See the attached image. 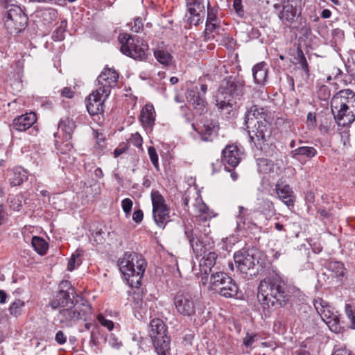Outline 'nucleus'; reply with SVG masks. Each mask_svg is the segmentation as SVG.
Wrapping results in <instances>:
<instances>
[{
  "instance_id": "39448f33",
  "label": "nucleus",
  "mask_w": 355,
  "mask_h": 355,
  "mask_svg": "<svg viewBox=\"0 0 355 355\" xmlns=\"http://www.w3.org/2000/svg\"><path fill=\"white\" fill-rule=\"evenodd\" d=\"M118 266L123 277L131 287L137 288L146 270V261L135 252H126L118 261Z\"/></svg>"
},
{
  "instance_id": "a19ab883",
  "label": "nucleus",
  "mask_w": 355,
  "mask_h": 355,
  "mask_svg": "<svg viewBox=\"0 0 355 355\" xmlns=\"http://www.w3.org/2000/svg\"><path fill=\"white\" fill-rule=\"evenodd\" d=\"M66 26L67 22L65 21H62L60 26L53 33L52 38L53 40L61 41L64 40Z\"/></svg>"
},
{
  "instance_id": "69168bd1",
  "label": "nucleus",
  "mask_w": 355,
  "mask_h": 355,
  "mask_svg": "<svg viewBox=\"0 0 355 355\" xmlns=\"http://www.w3.org/2000/svg\"><path fill=\"white\" fill-rule=\"evenodd\" d=\"M95 135H96V138L97 139L98 144L99 146H101L102 144L105 141V137H104L103 135L101 133H98V132H96Z\"/></svg>"
},
{
  "instance_id": "bf43d9fd",
  "label": "nucleus",
  "mask_w": 355,
  "mask_h": 355,
  "mask_svg": "<svg viewBox=\"0 0 355 355\" xmlns=\"http://www.w3.org/2000/svg\"><path fill=\"white\" fill-rule=\"evenodd\" d=\"M144 218L143 211L141 209H138L134 211L132 215L133 220L137 223H140Z\"/></svg>"
},
{
  "instance_id": "6e6552de",
  "label": "nucleus",
  "mask_w": 355,
  "mask_h": 355,
  "mask_svg": "<svg viewBox=\"0 0 355 355\" xmlns=\"http://www.w3.org/2000/svg\"><path fill=\"white\" fill-rule=\"evenodd\" d=\"M273 7L279 10L277 16L282 25L297 30L302 26L301 0H281L280 4L275 3Z\"/></svg>"
},
{
  "instance_id": "72a5a7b5",
  "label": "nucleus",
  "mask_w": 355,
  "mask_h": 355,
  "mask_svg": "<svg viewBox=\"0 0 355 355\" xmlns=\"http://www.w3.org/2000/svg\"><path fill=\"white\" fill-rule=\"evenodd\" d=\"M154 56L162 64L168 66L171 64L173 56L166 51L158 49L154 51Z\"/></svg>"
},
{
  "instance_id": "2f4dec72",
  "label": "nucleus",
  "mask_w": 355,
  "mask_h": 355,
  "mask_svg": "<svg viewBox=\"0 0 355 355\" xmlns=\"http://www.w3.org/2000/svg\"><path fill=\"white\" fill-rule=\"evenodd\" d=\"M257 209L261 214L266 216L272 214L275 211L273 202L266 198L259 200Z\"/></svg>"
},
{
  "instance_id": "f3484780",
  "label": "nucleus",
  "mask_w": 355,
  "mask_h": 355,
  "mask_svg": "<svg viewBox=\"0 0 355 355\" xmlns=\"http://www.w3.org/2000/svg\"><path fill=\"white\" fill-rule=\"evenodd\" d=\"M119 79L118 73L113 69L104 68L96 79V90L104 96H109L112 88L116 87Z\"/></svg>"
},
{
  "instance_id": "5701e85b",
  "label": "nucleus",
  "mask_w": 355,
  "mask_h": 355,
  "mask_svg": "<svg viewBox=\"0 0 355 355\" xmlns=\"http://www.w3.org/2000/svg\"><path fill=\"white\" fill-rule=\"evenodd\" d=\"M155 116V111L152 104L148 103L143 107L139 119L146 132H150L153 130Z\"/></svg>"
},
{
  "instance_id": "9b49d317",
  "label": "nucleus",
  "mask_w": 355,
  "mask_h": 355,
  "mask_svg": "<svg viewBox=\"0 0 355 355\" xmlns=\"http://www.w3.org/2000/svg\"><path fill=\"white\" fill-rule=\"evenodd\" d=\"M209 289L226 298L235 297L239 292V286L235 281L224 272H213L209 279Z\"/></svg>"
},
{
  "instance_id": "338daca9",
  "label": "nucleus",
  "mask_w": 355,
  "mask_h": 355,
  "mask_svg": "<svg viewBox=\"0 0 355 355\" xmlns=\"http://www.w3.org/2000/svg\"><path fill=\"white\" fill-rule=\"evenodd\" d=\"M320 16L323 19H329L331 16V12L329 9H324L322 11Z\"/></svg>"
},
{
  "instance_id": "e433bc0d",
  "label": "nucleus",
  "mask_w": 355,
  "mask_h": 355,
  "mask_svg": "<svg viewBox=\"0 0 355 355\" xmlns=\"http://www.w3.org/2000/svg\"><path fill=\"white\" fill-rule=\"evenodd\" d=\"M197 209L198 211V217L202 221H207L214 216L213 211H211L204 202L199 203L197 205Z\"/></svg>"
},
{
  "instance_id": "423d86ee",
  "label": "nucleus",
  "mask_w": 355,
  "mask_h": 355,
  "mask_svg": "<svg viewBox=\"0 0 355 355\" xmlns=\"http://www.w3.org/2000/svg\"><path fill=\"white\" fill-rule=\"evenodd\" d=\"M92 307L89 302L80 295H76L71 304L60 309L57 318L66 327H72L76 321H87L91 314Z\"/></svg>"
},
{
  "instance_id": "8fccbe9b",
  "label": "nucleus",
  "mask_w": 355,
  "mask_h": 355,
  "mask_svg": "<svg viewBox=\"0 0 355 355\" xmlns=\"http://www.w3.org/2000/svg\"><path fill=\"white\" fill-rule=\"evenodd\" d=\"M233 8L235 12L239 17H243L245 15V11L242 5V0H234Z\"/></svg>"
},
{
  "instance_id": "6ab92c4d",
  "label": "nucleus",
  "mask_w": 355,
  "mask_h": 355,
  "mask_svg": "<svg viewBox=\"0 0 355 355\" xmlns=\"http://www.w3.org/2000/svg\"><path fill=\"white\" fill-rule=\"evenodd\" d=\"M234 259L239 270L246 274L259 263L254 256L253 250L242 249L234 253Z\"/></svg>"
},
{
  "instance_id": "a211bd4d",
  "label": "nucleus",
  "mask_w": 355,
  "mask_h": 355,
  "mask_svg": "<svg viewBox=\"0 0 355 355\" xmlns=\"http://www.w3.org/2000/svg\"><path fill=\"white\" fill-rule=\"evenodd\" d=\"M186 7L185 17L187 22L195 26L203 22L205 15V0H186Z\"/></svg>"
},
{
  "instance_id": "a878e982",
  "label": "nucleus",
  "mask_w": 355,
  "mask_h": 355,
  "mask_svg": "<svg viewBox=\"0 0 355 355\" xmlns=\"http://www.w3.org/2000/svg\"><path fill=\"white\" fill-rule=\"evenodd\" d=\"M275 191L278 198L287 206H293L295 196L288 184H284L279 180L275 184Z\"/></svg>"
},
{
  "instance_id": "a18cd8bd",
  "label": "nucleus",
  "mask_w": 355,
  "mask_h": 355,
  "mask_svg": "<svg viewBox=\"0 0 355 355\" xmlns=\"http://www.w3.org/2000/svg\"><path fill=\"white\" fill-rule=\"evenodd\" d=\"M257 340V335L254 334L247 333L243 340V344L246 348H252V345Z\"/></svg>"
},
{
  "instance_id": "0eeeda50",
  "label": "nucleus",
  "mask_w": 355,
  "mask_h": 355,
  "mask_svg": "<svg viewBox=\"0 0 355 355\" xmlns=\"http://www.w3.org/2000/svg\"><path fill=\"white\" fill-rule=\"evenodd\" d=\"M250 141L257 149L266 154L273 151L275 146L272 145L271 123L268 120L257 121L256 123L245 126Z\"/></svg>"
},
{
  "instance_id": "e2e57ef3",
  "label": "nucleus",
  "mask_w": 355,
  "mask_h": 355,
  "mask_svg": "<svg viewBox=\"0 0 355 355\" xmlns=\"http://www.w3.org/2000/svg\"><path fill=\"white\" fill-rule=\"evenodd\" d=\"M62 96L66 98H71L73 96V92L70 87H64L62 90Z\"/></svg>"
},
{
  "instance_id": "4be33fe9",
  "label": "nucleus",
  "mask_w": 355,
  "mask_h": 355,
  "mask_svg": "<svg viewBox=\"0 0 355 355\" xmlns=\"http://www.w3.org/2000/svg\"><path fill=\"white\" fill-rule=\"evenodd\" d=\"M241 150L236 145H227L222 151V161L225 164H228L235 168L241 159Z\"/></svg>"
},
{
  "instance_id": "774afa93",
  "label": "nucleus",
  "mask_w": 355,
  "mask_h": 355,
  "mask_svg": "<svg viewBox=\"0 0 355 355\" xmlns=\"http://www.w3.org/2000/svg\"><path fill=\"white\" fill-rule=\"evenodd\" d=\"M6 299H7L6 293L3 290H0V304L6 303Z\"/></svg>"
},
{
  "instance_id": "4d7b16f0",
  "label": "nucleus",
  "mask_w": 355,
  "mask_h": 355,
  "mask_svg": "<svg viewBox=\"0 0 355 355\" xmlns=\"http://www.w3.org/2000/svg\"><path fill=\"white\" fill-rule=\"evenodd\" d=\"M142 28V19L141 17H137L135 19L134 26H132L131 30L135 33H139Z\"/></svg>"
},
{
  "instance_id": "3c124183",
  "label": "nucleus",
  "mask_w": 355,
  "mask_h": 355,
  "mask_svg": "<svg viewBox=\"0 0 355 355\" xmlns=\"http://www.w3.org/2000/svg\"><path fill=\"white\" fill-rule=\"evenodd\" d=\"M108 343L112 347L116 349H119L122 346V342L119 340L114 334H110L109 336Z\"/></svg>"
},
{
  "instance_id": "5fc2aeb1",
  "label": "nucleus",
  "mask_w": 355,
  "mask_h": 355,
  "mask_svg": "<svg viewBox=\"0 0 355 355\" xmlns=\"http://www.w3.org/2000/svg\"><path fill=\"white\" fill-rule=\"evenodd\" d=\"M314 307L316 309L318 313L322 311V309H325L326 306H328V303L323 300L322 298H318L314 300Z\"/></svg>"
},
{
  "instance_id": "f704fd0d",
  "label": "nucleus",
  "mask_w": 355,
  "mask_h": 355,
  "mask_svg": "<svg viewBox=\"0 0 355 355\" xmlns=\"http://www.w3.org/2000/svg\"><path fill=\"white\" fill-rule=\"evenodd\" d=\"M327 268L331 271L336 277H343L345 274L344 264L338 261H331L327 263Z\"/></svg>"
},
{
  "instance_id": "9d476101",
  "label": "nucleus",
  "mask_w": 355,
  "mask_h": 355,
  "mask_svg": "<svg viewBox=\"0 0 355 355\" xmlns=\"http://www.w3.org/2000/svg\"><path fill=\"white\" fill-rule=\"evenodd\" d=\"M5 1L8 3L3 17L5 26L10 34H18L26 28L28 17L19 6L12 3L11 0Z\"/></svg>"
},
{
  "instance_id": "de8ad7c7",
  "label": "nucleus",
  "mask_w": 355,
  "mask_h": 355,
  "mask_svg": "<svg viewBox=\"0 0 355 355\" xmlns=\"http://www.w3.org/2000/svg\"><path fill=\"white\" fill-rule=\"evenodd\" d=\"M97 320L102 326L106 327L108 330L111 331L113 329L114 326V322L110 320L106 319L102 314L97 315Z\"/></svg>"
},
{
  "instance_id": "49530a36",
  "label": "nucleus",
  "mask_w": 355,
  "mask_h": 355,
  "mask_svg": "<svg viewBox=\"0 0 355 355\" xmlns=\"http://www.w3.org/2000/svg\"><path fill=\"white\" fill-rule=\"evenodd\" d=\"M148 155L153 165L157 168H159L158 155L155 148L153 146H150L148 149Z\"/></svg>"
},
{
  "instance_id": "20e7f679",
  "label": "nucleus",
  "mask_w": 355,
  "mask_h": 355,
  "mask_svg": "<svg viewBox=\"0 0 355 355\" xmlns=\"http://www.w3.org/2000/svg\"><path fill=\"white\" fill-rule=\"evenodd\" d=\"M331 109L338 125L352 123L355 120V92L350 89L336 92L331 100Z\"/></svg>"
},
{
  "instance_id": "0e129e2a",
  "label": "nucleus",
  "mask_w": 355,
  "mask_h": 355,
  "mask_svg": "<svg viewBox=\"0 0 355 355\" xmlns=\"http://www.w3.org/2000/svg\"><path fill=\"white\" fill-rule=\"evenodd\" d=\"M331 355H350L349 352L343 348L336 349Z\"/></svg>"
},
{
  "instance_id": "393cba45",
  "label": "nucleus",
  "mask_w": 355,
  "mask_h": 355,
  "mask_svg": "<svg viewBox=\"0 0 355 355\" xmlns=\"http://www.w3.org/2000/svg\"><path fill=\"white\" fill-rule=\"evenodd\" d=\"M219 129L218 123L213 120H207L203 125L196 129V131L200 135V138L204 141H211L217 135Z\"/></svg>"
},
{
  "instance_id": "aec40b11",
  "label": "nucleus",
  "mask_w": 355,
  "mask_h": 355,
  "mask_svg": "<svg viewBox=\"0 0 355 355\" xmlns=\"http://www.w3.org/2000/svg\"><path fill=\"white\" fill-rule=\"evenodd\" d=\"M207 91V85L202 84L200 87L196 86L187 92V98L195 109L203 112L207 104L205 97Z\"/></svg>"
},
{
  "instance_id": "c9c22d12",
  "label": "nucleus",
  "mask_w": 355,
  "mask_h": 355,
  "mask_svg": "<svg viewBox=\"0 0 355 355\" xmlns=\"http://www.w3.org/2000/svg\"><path fill=\"white\" fill-rule=\"evenodd\" d=\"M257 164L259 171L262 173H269L273 171L274 163L266 158H258Z\"/></svg>"
},
{
  "instance_id": "dca6fc26",
  "label": "nucleus",
  "mask_w": 355,
  "mask_h": 355,
  "mask_svg": "<svg viewBox=\"0 0 355 355\" xmlns=\"http://www.w3.org/2000/svg\"><path fill=\"white\" fill-rule=\"evenodd\" d=\"M60 291L51 301L50 305L53 309H62L71 304L73 298L77 295L69 281H62L59 285Z\"/></svg>"
},
{
  "instance_id": "7ed1b4c3",
  "label": "nucleus",
  "mask_w": 355,
  "mask_h": 355,
  "mask_svg": "<svg viewBox=\"0 0 355 355\" xmlns=\"http://www.w3.org/2000/svg\"><path fill=\"white\" fill-rule=\"evenodd\" d=\"M245 92V80L230 76L223 79L216 95V105L221 111L230 113L236 100H240Z\"/></svg>"
},
{
  "instance_id": "c756f323",
  "label": "nucleus",
  "mask_w": 355,
  "mask_h": 355,
  "mask_svg": "<svg viewBox=\"0 0 355 355\" xmlns=\"http://www.w3.org/2000/svg\"><path fill=\"white\" fill-rule=\"evenodd\" d=\"M316 154V149L312 146H300L290 152L291 157L299 161L305 159H311L315 157Z\"/></svg>"
},
{
  "instance_id": "b1692460",
  "label": "nucleus",
  "mask_w": 355,
  "mask_h": 355,
  "mask_svg": "<svg viewBox=\"0 0 355 355\" xmlns=\"http://www.w3.org/2000/svg\"><path fill=\"white\" fill-rule=\"evenodd\" d=\"M268 115L266 108L258 105H252L245 112L244 125L247 126L256 123L257 121L267 120Z\"/></svg>"
},
{
  "instance_id": "13d9d810",
  "label": "nucleus",
  "mask_w": 355,
  "mask_h": 355,
  "mask_svg": "<svg viewBox=\"0 0 355 355\" xmlns=\"http://www.w3.org/2000/svg\"><path fill=\"white\" fill-rule=\"evenodd\" d=\"M55 340L59 345H64L67 342V336L62 331H58L55 334Z\"/></svg>"
},
{
  "instance_id": "ddd939ff",
  "label": "nucleus",
  "mask_w": 355,
  "mask_h": 355,
  "mask_svg": "<svg viewBox=\"0 0 355 355\" xmlns=\"http://www.w3.org/2000/svg\"><path fill=\"white\" fill-rule=\"evenodd\" d=\"M76 128V123L71 119L65 118L60 121L58 131L54 134V137L55 146L62 153H65L73 148L71 139Z\"/></svg>"
},
{
  "instance_id": "7c9ffc66",
  "label": "nucleus",
  "mask_w": 355,
  "mask_h": 355,
  "mask_svg": "<svg viewBox=\"0 0 355 355\" xmlns=\"http://www.w3.org/2000/svg\"><path fill=\"white\" fill-rule=\"evenodd\" d=\"M27 179L26 172L21 168H18L12 171L9 182L12 187H16L21 184Z\"/></svg>"
},
{
  "instance_id": "ea45409f",
  "label": "nucleus",
  "mask_w": 355,
  "mask_h": 355,
  "mask_svg": "<svg viewBox=\"0 0 355 355\" xmlns=\"http://www.w3.org/2000/svg\"><path fill=\"white\" fill-rule=\"evenodd\" d=\"M81 254L78 250H76L74 253H73L69 260L67 265V270L69 271H72L76 268V263L77 265H80L81 263L80 259Z\"/></svg>"
},
{
  "instance_id": "603ef678",
  "label": "nucleus",
  "mask_w": 355,
  "mask_h": 355,
  "mask_svg": "<svg viewBox=\"0 0 355 355\" xmlns=\"http://www.w3.org/2000/svg\"><path fill=\"white\" fill-rule=\"evenodd\" d=\"M132 201L130 198H125L121 201L122 209L126 216L130 214L132 210Z\"/></svg>"
},
{
  "instance_id": "f8f14e48",
  "label": "nucleus",
  "mask_w": 355,
  "mask_h": 355,
  "mask_svg": "<svg viewBox=\"0 0 355 355\" xmlns=\"http://www.w3.org/2000/svg\"><path fill=\"white\" fill-rule=\"evenodd\" d=\"M150 336L155 352L157 355H168L170 350V338L166 334V327L163 320L155 318L150 321Z\"/></svg>"
},
{
  "instance_id": "f03ea898",
  "label": "nucleus",
  "mask_w": 355,
  "mask_h": 355,
  "mask_svg": "<svg viewBox=\"0 0 355 355\" xmlns=\"http://www.w3.org/2000/svg\"><path fill=\"white\" fill-rule=\"evenodd\" d=\"M184 234L188 239L191 248L197 256H202L200 261L199 270L201 274V281L206 284L210 278L209 274L216 272L214 266L216 263L218 255L215 252L206 254L207 248L201 236H198V231L188 227L184 228Z\"/></svg>"
},
{
  "instance_id": "052dcab7",
  "label": "nucleus",
  "mask_w": 355,
  "mask_h": 355,
  "mask_svg": "<svg viewBox=\"0 0 355 355\" xmlns=\"http://www.w3.org/2000/svg\"><path fill=\"white\" fill-rule=\"evenodd\" d=\"M307 124L309 126H315L316 125V117L315 114L312 112H309L307 114Z\"/></svg>"
},
{
  "instance_id": "58836bf2",
  "label": "nucleus",
  "mask_w": 355,
  "mask_h": 355,
  "mask_svg": "<svg viewBox=\"0 0 355 355\" xmlns=\"http://www.w3.org/2000/svg\"><path fill=\"white\" fill-rule=\"evenodd\" d=\"M345 314L349 320L351 328L355 329V306L346 304L345 306Z\"/></svg>"
},
{
  "instance_id": "cd10ccee",
  "label": "nucleus",
  "mask_w": 355,
  "mask_h": 355,
  "mask_svg": "<svg viewBox=\"0 0 355 355\" xmlns=\"http://www.w3.org/2000/svg\"><path fill=\"white\" fill-rule=\"evenodd\" d=\"M37 120L36 114L34 112L26 113L16 117L12 122L13 129L17 131H25L30 128Z\"/></svg>"
},
{
  "instance_id": "bb28decb",
  "label": "nucleus",
  "mask_w": 355,
  "mask_h": 355,
  "mask_svg": "<svg viewBox=\"0 0 355 355\" xmlns=\"http://www.w3.org/2000/svg\"><path fill=\"white\" fill-rule=\"evenodd\" d=\"M318 314L331 331L338 333L340 331V320L338 317L331 311L329 305Z\"/></svg>"
},
{
  "instance_id": "4c0bfd02",
  "label": "nucleus",
  "mask_w": 355,
  "mask_h": 355,
  "mask_svg": "<svg viewBox=\"0 0 355 355\" xmlns=\"http://www.w3.org/2000/svg\"><path fill=\"white\" fill-rule=\"evenodd\" d=\"M24 304V302H23L22 300L19 299L16 300L14 302H12L10 304L9 307L10 313L15 316L21 315Z\"/></svg>"
},
{
  "instance_id": "4468645a",
  "label": "nucleus",
  "mask_w": 355,
  "mask_h": 355,
  "mask_svg": "<svg viewBox=\"0 0 355 355\" xmlns=\"http://www.w3.org/2000/svg\"><path fill=\"white\" fill-rule=\"evenodd\" d=\"M153 205V217L159 227L164 228L170 220V209L166 203L164 198L157 190H153L150 193Z\"/></svg>"
},
{
  "instance_id": "2eb2a0df",
  "label": "nucleus",
  "mask_w": 355,
  "mask_h": 355,
  "mask_svg": "<svg viewBox=\"0 0 355 355\" xmlns=\"http://www.w3.org/2000/svg\"><path fill=\"white\" fill-rule=\"evenodd\" d=\"M173 304L181 315L191 318L196 315V300L189 291H180L176 293L173 297Z\"/></svg>"
},
{
  "instance_id": "680f3d73",
  "label": "nucleus",
  "mask_w": 355,
  "mask_h": 355,
  "mask_svg": "<svg viewBox=\"0 0 355 355\" xmlns=\"http://www.w3.org/2000/svg\"><path fill=\"white\" fill-rule=\"evenodd\" d=\"M218 26L214 21H206V31L212 33L216 29Z\"/></svg>"
},
{
  "instance_id": "c85d7f7f",
  "label": "nucleus",
  "mask_w": 355,
  "mask_h": 355,
  "mask_svg": "<svg viewBox=\"0 0 355 355\" xmlns=\"http://www.w3.org/2000/svg\"><path fill=\"white\" fill-rule=\"evenodd\" d=\"M254 82L259 85H264L267 82L268 67L266 62L255 64L252 69Z\"/></svg>"
},
{
  "instance_id": "864d4df0",
  "label": "nucleus",
  "mask_w": 355,
  "mask_h": 355,
  "mask_svg": "<svg viewBox=\"0 0 355 355\" xmlns=\"http://www.w3.org/2000/svg\"><path fill=\"white\" fill-rule=\"evenodd\" d=\"M207 21H217V11L214 8H211L209 5V2L207 3Z\"/></svg>"
},
{
  "instance_id": "37998d69",
  "label": "nucleus",
  "mask_w": 355,
  "mask_h": 355,
  "mask_svg": "<svg viewBox=\"0 0 355 355\" xmlns=\"http://www.w3.org/2000/svg\"><path fill=\"white\" fill-rule=\"evenodd\" d=\"M297 59L298 64L300 65L301 69L305 73L306 76L309 77V70L308 63H307L306 59L302 51H300L298 53Z\"/></svg>"
},
{
  "instance_id": "09e8293b",
  "label": "nucleus",
  "mask_w": 355,
  "mask_h": 355,
  "mask_svg": "<svg viewBox=\"0 0 355 355\" xmlns=\"http://www.w3.org/2000/svg\"><path fill=\"white\" fill-rule=\"evenodd\" d=\"M129 143L132 144L137 148H140L142 146L143 139L141 136L138 133L135 132L132 134L131 137L129 139Z\"/></svg>"
},
{
  "instance_id": "1a4fd4ad",
  "label": "nucleus",
  "mask_w": 355,
  "mask_h": 355,
  "mask_svg": "<svg viewBox=\"0 0 355 355\" xmlns=\"http://www.w3.org/2000/svg\"><path fill=\"white\" fill-rule=\"evenodd\" d=\"M119 40L121 44L120 50L123 54L136 60L142 61L146 58L148 46L139 37L123 33L119 35Z\"/></svg>"
},
{
  "instance_id": "f257e3e1",
  "label": "nucleus",
  "mask_w": 355,
  "mask_h": 355,
  "mask_svg": "<svg viewBox=\"0 0 355 355\" xmlns=\"http://www.w3.org/2000/svg\"><path fill=\"white\" fill-rule=\"evenodd\" d=\"M258 301L263 310L270 311L285 306L290 300V291L277 275L261 280L259 284Z\"/></svg>"
},
{
  "instance_id": "6e6d98bb",
  "label": "nucleus",
  "mask_w": 355,
  "mask_h": 355,
  "mask_svg": "<svg viewBox=\"0 0 355 355\" xmlns=\"http://www.w3.org/2000/svg\"><path fill=\"white\" fill-rule=\"evenodd\" d=\"M21 198V197L16 196L11 200L12 205L10 206L14 210L19 211L21 209L23 204Z\"/></svg>"
},
{
  "instance_id": "79ce46f5",
  "label": "nucleus",
  "mask_w": 355,
  "mask_h": 355,
  "mask_svg": "<svg viewBox=\"0 0 355 355\" xmlns=\"http://www.w3.org/2000/svg\"><path fill=\"white\" fill-rule=\"evenodd\" d=\"M318 97L321 101H327L331 96V90L327 85H322L319 87L317 92Z\"/></svg>"
},
{
  "instance_id": "c03bdc74",
  "label": "nucleus",
  "mask_w": 355,
  "mask_h": 355,
  "mask_svg": "<svg viewBox=\"0 0 355 355\" xmlns=\"http://www.w3.org/2000/svg\"><path fill=\"white\" fill-rule=\"evenodd\" d=\"M239 214L237 216V219H236V225H237V227L236 228L239 229V230H243V229H245V222H244V218H245V209L242 207V206H239Z\"/></svg>"
},
{
  "instance_id": "412c9836",
  "label": "nucleus",
  "mask_w": 355,
  "mask_h": 355,
  "mask_svg": "<svg viewBox=\"0 0 355 355\" xmlns=\"http://www.w3.org/2000/svg\"><path fill=\"white\" fill-rule=\"evenodd\" d=\"M101 93L96 89L87 98L86 107L90 115L98 114L104 111V101L108 96H104Z\"/></svg>"
},
{
  "instance_id": "473e14b6",
  "label": "nucleus",
  "mask_w": 355,
  "mask_h": 355,
  "mask_svg": "<svg viewBox=\"0 0 355 355\" xmlns=\"http://www.w3.org/2000/svg\"><path fill=\"white\" fill-rule=\"evenodd\" d=\"M31 244L34 250L40 255L44 254L49 248L48 243L45 240L39 236H33Z\"/></svg>"
}]
</instances>
